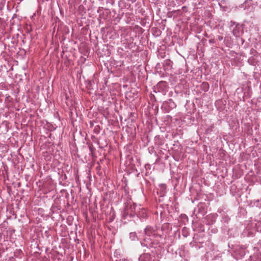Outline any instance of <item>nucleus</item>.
Returning <instances> with one entry per match:
<instances>
[{"instance_id": "nucleus-5", "label": "nucleus", "mask_w": 261, "mask_h": 261, "mask_svg": "<svg viewBox=\"0 0 261 261\" xmlns=\"http://www.w3.org/2000/svg\"><path fill=\"white\" fill-rule=\"evenodd\" d=\"M137 237V234L135 232H130L129 233V238L132 240H135Z\"/></svg>"}, {"instance_id": "nucleus-14", "label": "nucleus", "mask_w": 261, "mask_h": 261, "mask_svg": "<svg viewBox=\"0 0 261 261\" xmlns=\"http://www.w3.org/2000/svg\"><path fill=\"white\" fill-rule=\"evenodd\" d=\"M119 261H129L127 259H120Z\"/></svg>"}, {"instance_id": "nucleus-9", "label": "nucleus", "mask_w": 261, "mask_h": 261, "mask_svg": "<svg viewBox=\"0 0 261 261\" xmlns=\"http://www.w3.org/2000/svg\"><path fill=\"white\" fill-rule=\"evenodd\" d=\"M209 42L211 44L214 43H215V40L214 39H211L209 40Z\"/></svg>"}, {"instance_id": "nucleus-10", "label": "nucleus", "mask_w": 261, "mask_h": 261, "mask_svg": "<svg viewBox=\"0 0 261 261\" xmlns=\"http://www.w3.org/2000/svg\"><path fill=\"white\" fill-rule=\"evenodd\" d=\"M89 149H90V151L92 153L93 151H94V148L92 145H90L89 146Z\"/></svg>"}, {"instance_id": "nucleus-7", "label": "nucleus", "mask_w": 261, "mask_h": 261, "mask_svg": "<svg viewBox=\"0 0 261 261\" xmlns=\"http://www.w3.org/2000/svg\"><path fill=\"white\" fill-rule=\"evenodd\" d=\"M167 103L169 104L172 103V106H175V103L173 101L172 99H169L168 101H167Z\"/></svg>"}, {"instance_id": "nucleus-3", "label": "nucleus", "mask_w": 261, "mask_h": 261, "mask_svg": "<svg viewBox=\"0 0 261 261\" xmlns=\"http://www.w3.org/2000/svg\"><path fill=\"white\" fill-rule=\"evenodd\" d=\"M139 260V261H151V257L149 253H143L140 255Z\"/></svg>"}, {"instance_id": "nucleus-2", "label": "nucleus", "mask_w": 261, "mask_h": 261, "mask_svg": "<svg viewBox=\"0 0 261 261\" xmlns=\"http://www.w3.org/2000/svg\"><path fill=\"white\" fill-rule=\"evenodd\" d=\"M243 32V29L239 24H236L232 30V34L236 37H240Z\"/></svg>"}, {"instance_id": "nucleus-11", "label": "nucleus", "mask_w": 261, "mask_h": 261, "mask_svg": "<svg viewBox=\"0 0 261 261\" xmlns=\"http://www.w3.org/2000/svg\"><path fill=\"white\" fill-rule=\"evenodd\" d=\"M218 40H219V41H221V40H223V36H218Z\"/></svg>"}, {"instance_id": "nucleus-1", "label": "nucleus", "mask_w": 261, "mask_h": 261, "mask_svg": "<svg viewBox=\"0 0 261 261\" xmlns=\"http://www.w3.org/2000/svg\"><path fill=\"white\" fill-rule=\"evenodd\" d=\"M145 237L143 242H141V245L147 248L155 247L154 246V242L152 241V239L150 237L154 238L156 236L155 229L150 226H147L144 230Z\"/></svg>"}, {"instance_id": "nucleus-12", "label": "nucleus", "mask_w": 261, "mask_h": 261, "mask_svg": "<svg viewBox=\"0 0 261 261\" xmlns=\"http://www.w3.org/2000/svg\"><path fill=\"white\" fill-rule=\"evenodd\" d=\"M160 187L163 189V190H164L166 189V185L164 184H162L160 185Z\"/></svg>"}, {"instance_id": "nucleus-13", "label": "nucleus", "mask_w": 261, "mask_h": 261, "mask_svg": "<svg viewBox=\"0 0 261 261\" xmlns=\"http://www.w3.org/2000/svg\"><path fill=\"white\" fill-rule=\"evenodd\" d=\"M231 24L230 25V27H232L233 25L235 24V22L233 21H231Z\"/></svg>"}, {"instance_id": "nucleus-4", "label": "nucleus", "mask_w": 261, "mask_h": 261, "mask_svg": "<svg viewBox=\"0 0 261 261\" xmlns=\"http://www.w3.org/2000/svg\"><path fill=\"white\" fill-rule=\"evenodd\" d=\"M166 87V83L165 82H160L157 85V87L159 88L164 89Z\"/></svg>"}, {"instance_id": "nucleus-6", "label": "nucleus", "mask_w": 261, "mask_h": 261, "mask_svg": "<svg viewBox=\"0 0 261 261\" xmlns=\"http://www.w3.org/2000/svg\"><path fill=\"white\" fill-rule=\"evenodd\" d=\"M202 86L204 90L207 91L208 89V84L207 83H203Z\"/></svg>"}, {"instance_id": "nucleus-8", "label": "nucleus", "mask_w": 261, "mask_h": 261, "mask_svg": "<svg viewBox=\"0 0 261 261\" xmlns=\"http://www.w3.org/2000/svg\"><path fill=\"white\" fill-rule=\"evenodd\" d=\"M252 0H246L245 2V5H251L252 4Z\"/></svg>"}]
</instances>
